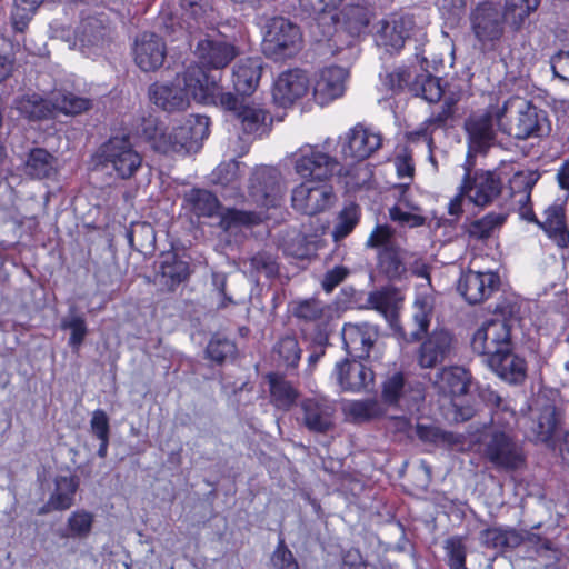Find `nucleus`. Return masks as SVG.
Listing matches in <instances>:
<instances>
[{
	"instance_id": "13",
	"label": "nucleus",
	"mask_w": 569,
	"mask_h": 569,
	"mask_svg": "<svg viewBox=\"0 0 569 569\" xmlns=\"http://www.w3.org/2000/svg\"><path fill=\"white\" fill-rule=\"evenodd\" d=\"M426 36L423 28L418 26L413 14L397 13L383 23L378 43L385 47L387 51H398L405 46L406 41L410 42L413 38L415 48L418 47L419 51H422L426 50L423 48Z\"/></svg>"
},
{
	"instance_id": "9",
	"label": "nucleus",
	"mask_w": 569,
	"mask_h": 569,
	"mask_svg": "<svg viewBox=\"0 0 569 569\" xmlns=\"http://www.w3.org/2000/svg\"><path fill=\"white\" fill-rule=\"evenodd\" d=\"M331 139L322 144L305 143L291 153L290 159L295 172L305 180L327 181L339 167L336 157L329 154Z\"/></svg>"
},
{
	"instance_id": "4",
	"label": "nucleus",
	"mask_w": 569,
	"mask_h": 569,
	"mask_svg": "<svg viewBox=\"0 0 569 569\" xmlns=\"http://www.w3.org/2000/svg\"><path fill=\"white\" fill-rule=\"evenodd\" d=\"M495 116L498 129L518 140L541 138L551 129L547 112L519 96L497 104Z\"/></svg>"
},
{
	"instance_id": "28",
	"label": "nucleus",
	"mask_w": 569,
	"mask_h": 569,
	"mask_svg": "<svg viewBox=\"0 0 569 569\" xmlns=\"http://www.w3.org/2000/svg\"><path fill=\"white\" fill-rule=\"evenodd\" d=\"M378 338V330L368 323H347L342 329V341L347 355L355 360H366Z\"/></svg>"
},
{
	"instance_id": "24",
	"label": "nucleus",
	"mask_w": 569,
	"mask_h": 569,
	"mask_svg": "<svg viewBox=\"0 0 569 569\" xmlns=\"http://www.w3.org/2000/svg\"><path fill=\"white\" fill-rule=\"evenodd\" d=\"M302 423L312 433L326 435L335 428V401L326 397H309L301 401Z\"/></svg>"
},
{
	"instance_id": "5",
	"label": "nucleus",
	"mask_w": 569,
	"mask_h": 569,
	"mask_svg": "<svg viewBox=\"0 0 569 569\" xmlns=\"http://www.w3.org/2000/svg\"><path fill=\"white\" fill-rule=\"evenodd\" d=\"M519 309L517 302L506 298L497 302L492 311L500 318L489 319L476 330L470 342L472 351L485 356L487 360L495 350L511 346L515 342L512 322L518 318Z\"/></svg>"
},
{
	"instance_id": "56",
	"label": "nucleus",
	"mask_w": 569,
	"mask_h": 569,
	"mask_svg": "<svg viewBox=\"0 0 569 569\" xmlns=\"http://www.w3.org/2000/svg\"><path fill=\"white\" fill-rule=\"evenodd\" d=\"M61 328L71 331L68 343L73 351H78L88 333L86 320L81 316H74L62 320Z\"/></svg>"
},
{
	"instance_id": "17",
	"label": "nucleus",
	"mask_w": 569,
	"mask_h": 569,
	"mask_svg": "<svg viewBox=\"0 0 569 569\" xmlns=\"http://www.w3.org/2000/svg\"><path fill=\"white\" fill-rule=\"evenodd\" d=\"M240 53L234 41L221 33L206 34L194 48V56L200 67L208 69H223Z\"/></svg>"
},
{
	"instance_id": "62",
	"label": "nucleus",
	"mask_w": 569,
	"mask_h": 569,
	"mask_svg": "<svg viewBox=\"0 0 569 569\" xmlns=\"http://www.w3.org/2000/svg\"><path fill=\"white\" fill-rule=\"evenodd\" d=\"M436 6L441 17L453 26L458 23L463 14L466 0H437Z\"/></svg>"
},
{
	"instance_id": "6",
	"label": "nucleus",
	"mask_w": 569,
	"mask_h": 569,
	"mask_svg": "<svg viewBox=\"0 0 569 569\" xmlns=\"http://www.w3.org/2000/svg\"><path fill=\"white\" fill-rule=\"evenodd\" d=\"M18 111L31 120L50 117L53 111L79 114L91 108V100L76 96L64 89L54 88L43 98L37 93L27 94L16 101Z\"/></svg>"
},
{
	"instance_id": "46",
	"label": "nucleus",
	"mask_w": 569,
	"mask_h": 569,
	"mask_svg": "<svg viewBox=\"0 0 569 569\" xmlns=\"http://www.w3.org/2000/svg\"><path fill=\"white\" fill-rule=\"evenodd\" d=\"M378 267L389 280H400L402 274L407 272V268L401 260L399 252L385 248L379 253Z\"/></svg>"
},
{
	"instance_id": "58",
	"label": "nucleus",
	"mask_w": 569,
	"mask_h": 569,
	"mask_svg": "<svg viewBox=\"0 0 569 569\" xmlns=\"http://www.w3.org/2000/svg\"><path fill=\"white\" fill-rule=\"evenodd\" d=\"M243 163L237 160L220 163L212 172L213 180L222 186L233 184L241 177Z\"/></svg>"
},
{
	"instance_id": "45",
	"label": "nucleus",
	"mask_w": 569,
	"mask_h": 569,
	"mask_svg": "<svg viewBox=\"0 0 569 569\" xmlns=\"http://www.w3.org/2000/svg\"><path fill=\"white\" fill-rule=\"evenodd\" d=\"M237 352L238 348L234 341L217 333L211 337L206 348L207 358L217 365H222L227 359L234 358Z\"/></svg>"
},
{
	"instance_id": "38",
	"label": "nucleus",
	"mask_w": 569,
	"mask_h": 569,
	"mask_svg": "<svg viewBox=\"0 0 569 569\" xmlns=\"http://www.w3.org/2000/svg\"><path fill=\"white\" fill-rule=\"evenodd\" d=\"M266 378L269 383L270 402L280 410L291 409L299 398L298 389L280 373L269 372Z\"/></svg>"
},
{
	"instance_id": "32",
	"label": "nucleus",
	"mask_w": 569,
	"mask_h": 569,
	"mask_svg": "<svg viewBox=\"0 0 569 569\" xmlns=\"http://www.w3.org/2000/svg\"><path fill=\"white\" fill-rule=\"evenodd\" d=\"M471 385L470 371L460 366L443 367L437 375L435 387L451 399L467 395Z\"/></svg>"
},
{
	"instance_id": "25",
	"label": "nucleus",
	"mask_w": 569,
	"mask_h": 569,
	"mask_svg": "<svg viewBox=\"0 0 569 569\" xmlns=\"http://www.w3.org/2000/svg\"><path fill=\"white\" fill-rule=\"evenodd\" d=\"M515 342L505 349H497L487 359L490 369L510 385H522L527 379L528 365L525 357L515 352Z\"/></svg>"
},
{
	"instance_id": "15",
	"label": "nucleus",
	"mask_w": 569,
	"mask_h": 569,
	"mask_svg": "<svg viewBox=\"0 0 569 569\" xmlns=\"http://www.w3.org/2000/svg\"><path fill=\"white\" fill-rule=\"evenodd\" d=\"M381 400L403 411H418L425 402V389L420 383L407 382L403 372L397 371L382 382Z\"/></svg>"
},
{
	"instance_id": "64",
	"label": "nucleus",
	"mask_w": 569,
	"mask_h": 569,
	"mask_svg": "<svg viewBox=\"0 0 569 569\" xmlns=\"http://www.w3.org/2000/svg\"><path fill=\"white\" fill-rule=\"evenodd\" d=\"M373 563L363 559L359 548H349L341 553V569H372Z\"/></svg>"
},
{
	"instance_id": "55",
	"label": "nucleus",
	"mask_w": 569,
	"mask_h": 569,
	"mask_svg": "<svg viewBox=\"0 0 569 569\" xmlns=\"http://www.w3.org/2000/svg\"><path fill=\"white\" fill-rule=\"evenodd\" d=\"M92 525L93 515L86 510H76L68 519V529L71 537H87L91 532Z\"/></svg>"
},
{
	"instance_id": "39",
	"label": "nucleus",
	"mask_w": 569,
	"mask_h": 569,
	"mask_svg": "<svg viewBox=\"0 0 569 569\" xmlns=\"http://www.w3.org/2000/svg\"><path fill=\"white\" fill-rule=\"evenodd\" d=\"M480 540L483 546L490 549H516L521 546L525 538L515 528H487L480 532Z\"/></svg>"
},
{
	"instance_id": "12",
	"label": "nucleus",
	"mask_w": 569,
	"mask_h": 569,
	"mask_svg": "<svg viewBox=\"0 0 569 569\" xmlns=\"http://www.w3.org/2000/svg\"><path fill=\"white\" fill-rule=\"evenodd\" d=\"M300 28L282 17H273L264 26L262 51L273 60L293 56L301 46Z\"/></svg>"
},
{
	"instance_id": "27",
	"label": "nucleus",
	"mask_w": 569,
	"mask_h": 569,
	"mask_svg": "<svg viewBox=\"0 0 569 569\" xmlns=\"http://www.w3.org/2000/svg\"><path fill=\"white\" fill-rule=\"evenodd\" d=\"M308 90L309 79L302 70H287L274 81L272 97L278 106L287 108L303 98Z\"/></svg>"
},
{
	"instance_id": "43",
	"label": "nucleus",
	"mask_w": 569,
	"mask_h": 569,
	"mask_svg": "<svg viewBox=\"0 0 569 569\" xmlns=\"http://www.w3.org/2000/svg\"><path fill=\"white\" fill-rule=\"evenodd\" d=\"M360 217L361 209L357 203L346 204L338 213L337 222L332 229L333 240L338 242L349 236L359 223Z\"/></svg>"
},
{
	"instance_id": "1",
	"label": "nucleus",
	"mask_w": 569,
	"mask_h": 569,
	"mask_svg": "<svg viewBox=\"0 0 569 569\" xmlns=\"http://www.w3.org/2000/svg\"><path fill=\"white\" fill-rule=\"evenodd\" d=\"M134 131L157 152L188 154L197 151L209 136V119L206 116L192 114L181 126L168 132L157 117L149 114L140 120Z\"/></svg>"
},
{
	"instance_id": "20",
	"label": "nucleus",
	"mask_w": 569,
	"mask_h": 569,
	"mask_svg": "<svg viewBox=\"0 0 569 569\" xmlns=\"http://www.w3.org/2000/svg\"><path fill=\"white\" fill-rule=\"evenodd\" d=\"M283 189L280 183V172L270 167L257 168L249 183V198L261 209L279 206Z\"/></svg>"
},
{
	"instance_id": "35",
	"label": "nucleus",
	"mask_w": 569,
	"mask_h": 569,
	"mask_svg": "<svg viewBox=\"0 0 569 569\" xmlns=\"http://www.w3.org/2000/svg\"><path fill=\"white\" fill-rule=\"evenodd\" d=\"M262 74L260 58H246L239 60L233 67L232 82L236 91L243 96L253 93Z\"/></svg>"
},
{
	"instance_id": "2",
	"label": "nucleus",
	"mask_w": 569,
	"mask_h": 569,
	"mask_svg": "<svg viewBox=\"0 0 569 569\" xmlns=\"http://www.w3.org/2000/svg\"><path fill=\"white\" fill-rule=\"evenodd\" d=\"M217 78L208 74L199 64H190L177 74L172 83H153L149 88L150 100L164 111H182L190 99L211 104L217 96Z\"/></svg>"
},
{
	"instance_id": "14",
	"label": "nucleus",
	"mask_w": 569,
	"mask_h": 569,
	"mask_svg": "<svg viewBox=\"0 0 569 569\" xmlns=\"http://www.w3.org/2000/svg\"><path fill=\"white\" fill-rule=\"evenodd\" d=\"M98 156L100 162L104 167H111L121 179L134 176L142 164V156L127 136L111 137L100 147Z\"/></svg>"
},
{
	"instance_id": "30",
	"label": "nucleus",
	"mask_w": 569,
	"mask_h": 569,
	"mask_svg": "<svg viewBox=\"0 0 569 569\" xmlns=\"http://www.w3.org/2000/svg\"><path fill=\"white\" fill-rule=\"evenodd\" d=\"M166 52L163 40L152 32H143L136 40L134 61L142 71L159 69L163 64Z\"/></svg>"
},
{
	"instance_id": "23",
	"label": "nucleus",
	"mask_w": 569,
	"mask_h": 569,
	"mask_svg": "<svg viewBox=\"0 0 569 569\" xmlns=\"http://www.w3.org/2000/svg\"><path fill=\"white\" fill-rule=\"evenodd\" d=\"M496 106H489L486 110L470 114L465 121V130L468 139V157L472 153L485 152L495 139L493 124Z\"/></svg>"
},
{
	"instance_id": "29",
	"label": "nucleus",
	"mask_w": 569,
	"mask_h": 569,
	"mask_svg": "<svg viewBox=\"0 0 569 569\" xmlns=\"http://www.w3.org/2000/svg\"><path fill=\"white\" fill-rule=\"evenodd\" d=\"M110 28L101 18L83 19L76 32V41L80 50L88 57L99 56L109 41Z\"/></svg>"
},
{
	"instance_id": "47",
	"label": "nucleus",
	"mask_w": 569,
	"mask_h": 569,
	"mask_svg": "<svg viewBox=\"0 0 569 569\" xmlns=\"http://www.w3.org/2000/svg\"><path fill=\"white\" fill-rule=\"evenodd\" d=\"M443 549L449 569H467V547L462 537H449L445 541Z\"/></svg>"
},
{
	"instance_id": "31",
	"label": "nucleus",
	"mask_w": 569,
	"mask_h": 569,
	"mask_svg": "<svg viewBox=\"0 0 569 569\" xmlns=\"http://www.w3.org/2000/svg\"><path fill=\"white\" fill-rule=\"evenodd\" d=\"M337 382L343 391L359 392L373 382V371L355 359H343L335 368Z\"/></svg>"
},
{
	"instance_id": "60",
	"label": "nucleus",
	"mask_w": 569,
	"mask_h": 569,
	"mask_svg": "<svg viewBox=\"0 0 569 569\" xmlns=\"http://www.w3.org/2000/svg\"><path fill=\"white\" fill-rule=\"evenodd\" d=\"M482 401L491 407L492 416L499 412L509 415L510 418L516 417V411L508 405V402L493 389L485 388L480 391Z\"/></svg>"
},
{
	"instance_id": "44",
	"label": "nucleus",
	"mask_w": 569,
	"mask_h": 569,
	"mask_svg": "<svg viewBox=\"0 0 569 569\" xmlns=\"http://www.w3.org/2000/svg\"><path fill=\"white\" fill-rule=\"evenodd\" d=\"M263 211L240 210L229 208L221 213L220 226L224 230H230L233 227L240 226H256L266 219Z\"/></svg>"
},
{
	"instance_id": "59",
	"label": "nucleus",
	"mask_w": 569,
	"mask_h": 569,
	"mask_svg": "<svg viewBox=\"0 0 569 569\" xmlns=\"http://www.w3.org/2000/svg\"><path fill=\"white\" fill-rule=\"evenodd\" d=\"M284 254L298 260L310 259L316 252V246L307 241L306 237L298 234L283 246Z\"/></svg>"
},
{
	"instance_id": "18",
	"label": "nucleus",
	"mask_w": 569,
	"mask_h": 569,
	"mask_svg": "<svg viewBox=\"0 0 569 569\" xmlns=\"http://www.w3.org/2000/svg\"><path fill=\"white\" fill-rule=\"evenodd\" d=\"M335 193L327 181L305 180L292 190V207L308 216L322 212L333 203Z\"/></svg>"
},
{
	"instance_id": "42",
	"label": "nucleus",
	"mask_w": 569,
	"mask_h": 569,
	"mask_svg": "<svg viewBox=\"0 0 569 569\" xmlns=\"http://www.w3.org/2000/svg\"><path fill=\"white\" fill-rule=\"evenodd\" d=\"M193 213L198 217H213L220 207L218 198L210 191L192 189L184 196Z\"/></svg>"
},
{
	"instance_id": "50",
	"label": "nucleus",
	"mask_w": 569,
	"mask_h": 569,
	"mask_svg": "<svg viewBox=\"0 0 569 569\" xmlns=\"http://www.w3.org/2000/svg\"><path fill=\"white\" fill-rule=\"evenodd\" d=\"M386 410L375 399L353 401L349 413L357 422H367L383 417Z\"/></svg>"
},
{
	"instance_id": "61",
	"label": "nucleus",
	"mask_w": 569,
	"mask_h": 569,
	"mask_svg": "<svg viewBox=\"0 0 569 569\" xmlns=\"http://www.w3.org/2000/svg\"><path fill=\"white\" fill-rule=\"evenodd\" d=\"M43 0H14V11L12 13L13 26L22 31L26 21H28L34 10Z\"/></svg>"
},
{
	"instance_id": "48",
	"label": "nucleus",
	"mask_w": 569,
	"mask_h": 569,
	"mask_svg": "<svg viewBox=\"0 0 569 569\" xmlns=\"http://www.w3.org/2000/svg\"><path fill=\"white\" fill-rule=\"evenodd\" d=\"M273 351L287 367L297 368L301 358V348L295 336L281 337L273 347Z\"/></svg>"
},
{
	"instance_id": "54",
	"label": "nucleus",
	"mask_w": 569,
	"mask_h": 569,
	"mask_svg": "<svg viewBox=\"0 0 569 569\" xmlns=\"http://www.w3.org/2000/svg\"><path fill=\"white\" fill-rule=\"evenodd\" d=\"M274 569H301L292 551L288 548L284 537L280 535L278 543L271 555Z\"/></svg>"
},
{
	"instance_id": "41",
	"label": "nucleus",
	"mask_w": 569,
	"mask_h": 569,
	"mask_svg": "<svg viewBox=\"0 0 569 569\" xmlns=\"http://www.w3.org/2000/svg\"><path fill=\"white\" fill-rule=\"evenodd\" d=\"M79 481L73 476H59L54 480V490L50 495L51 505H56L57 511L69 509L74 502V496Z\"/></svg>"
},
{
	"instance_id": "36",
	"label": "nucleus",
	"mask_w": 569,
	"mask_h": 569,
	"mask_svg": "<svg viewBox=\"0 0 569 569\" xmlns=\"http://www.w3.org/2000/svg\"><path fill=\"white\" fill-rule=\"evenodd\" d=\"M560 422V413L556 406L545 405L540 408L537 417L531 419L529 439L535 443H548L553 439Z\"/></svg>"
},
{
	"instance_id": "7",
	"label": "nucleus",
	"mask_w": 569,
	"mask_h": 569,
	"mask_svg": "<svg viewBox=\"0 0 569 569\" xmlns=\"http://www.w3.org/2000/svg\"><path fill=\"white\" fill-rule=\"evenodd\" d=\"M182 10V22L172 13L162 12L161 20L166 34L172 41L186 40L192 33L211 28L217 22L216 12L208 0H179Z\"/></svg>"
},
{
	"instance_id": "10",
	"label": "nucleus",
	"mask_w": 569,
	"mask_h": 569,
	"mask_svg": "<svg viewBox=\"0 0 569 569\" xmlns=\"http://www.w3.org/2000/svg\"><path fill=\"white\" fill-rule=\"evenodd\" d=\"M217 96L211 104L228 111L244 134L260 137L267 131V112L259 103L239 101L233 93L223 92L220 79L217 80Z\"/></svg>"
},
{
	"instance_id": "33",
	"label": "nucleus",
	"mask_w": 569,
	"mask_h": 569,
	"mask_svg": "<svg viewBox=\"0 0 569 569\" xmlns=\"http://www.w3.org/2000/svg\"><path fill=\"white\" fill-rule=\"evenodd\" d=\"M23 171L31 179L56 181L60 172V162L46 149L33 148L27 156Z\"/></svg>"
},
{
	"instance_id": "52",
	"label": "nucleus",
	"mask_w": 569,
	"mask_h": 569,
	"mask_svg": "<svg viewBox=\"0 0 569 569\" xmlns=\"http://www.w3.org/2000/svg\"><path fill=\"white\" fill-rule=\"evenodd\" d=\"M292 313L305 321H317L323 315V305L316 298L301 299L292 302Z\"/></svg>"
},
{
	"instance_id": "57",
	"label": "nucleus",
	"mask_w": 569,
	"mask_h": 569,
	"mask_svg": "<svg viewBox=\"0 0 569 569\" xmlns=\"http://www.w3.org/2000/svg\"><path fill=\"white\" fill-rule=\"evenodd\" d=\"M417 437L423 441L433 445L448 443L452 445L456 442L453 432L445 431L439 427L417 425L416 427Z\"/></svg>"
},
{
	"instance_id": "8",
	"label": "nucleus",
	"mask_w": 569,
	"mask_h": 569,
	"mask_svg": "<svg viewBox=\"0 0 569 569\" xmlns=\"http://www.w3.org/2000/svg\"><path fill=\"white\" fill-rule=\"evenodd\" d=\"M425 53L426 50L419 51V48L416 47L415 54L425 73L417 76L415 81L410 83V72L407 69L400 68L388 74V84L393 91L408 87L413 96L421 97L427 102L433 103L438 102L442 97V88L439 79L433 77L431 71H437L438 64H442V59L435 57L430 61Z\"/></svg>"
},
{
	"instance_id": "11",
	"label": "nucleus",
	"mask_w": 569,
	"mask_h": 569,
	"mask_svg": "<svg viewBox=\"0 0 569 569\" xmlns=\"http://www.w3.org/2000/svg\"><path fill=\"white\" fill-rule=\"evenodd\" d=\"M470 28L483 52L493 51L505 33L506 18L498 3L483 1L470 12Z\"/></svg>"
},
{
	"instance_id": "16",
	"label": "nucleus",
	"mask_w": 569,
	"mask_h": 569,
	"mask_svg": "<svg viewBox=\"0 0 569 569\" xmlns=\"http://www.w3.org/2000/svg\"><path fill=\"white\" fill-rule=\"evenodd\" d=\"M338 144L345 160L362 161L371 157L382 144L379 131L357 123L339 136Z\"/></svg>"
},
{
	"instance_id": "19",
	"label": "nucleus",
	"mask_w": 569,
	"mask_h": 569,
	"mask_svg": "<svg viewBox=\"0 0 569 569\" xmlns=\"http://www.w3.org/2000/svg\"><path fill=\"white\" fill-rule=\"evenodd\" d=\"M485 456L499 470L515 471L526 463L523 448L503 431H495L485 447Z\"/></svg>"
},
{
	"instance_id": "26",
	"label": "nucleus",
	"mask_w": 569,
	"mask_h": 569,
	"mask_svg": "<svg viewBox=\"0 0 569 569\" xmlns=\"http://www.w3.org/2000/svg\"><path fill=\"white\" fill-rule=\"evenodd\" d=\"M402 301L403 296L398 287H380L369 293L367 308L383 316L395 332L401 338H406V331L398 323Z\"/></svg>"
},
{
	"instance_id": "63",
	"label": "nucleus",
	"mask_w": 569,
	"mask_h": 569,
	"mask_svg": "<svg viewBox=\"0 0 569 569\" xmlns=\"http://www.w3.org/2000/svg\"><path fill=\"white\" fill-rule=\"evenodd\" d=\"M251 266L258 273L264 274L268 279H272L279 272L277 261L272 256L264 252L253 256L251 258Z\"/></svg>"
},
{
	"instance_id": "53",
	"label": "nucleus",
	"mask_w": 569,
	"mask_h": 569,
	"mask_svg": "<svg viewBox=\"0 0 569 569\" xmlns=\"http://www.w3.org/2000/svg\"><path fill=\"white\" fill-rule=\"evenodd\" d=\"M389 219L400 228L413 229L422 227L427 222V217L422 211H407L401 208H389Z\"/></svg>"
},
{
	"instance_id": "22",
	"label": "nucleus",
	"mask_w": 569,
	"mask_h": 569,
	"mask_svg": "<svg viewBox=\"0 0 569 569\" xmlns=\"http://www.w3.org/2000/svg\"><path fill=\"white\" fill-rule=\"evenodd\" d=\"M462 193L477 207H486L493 202L501 193L502 182L493 171H479L470 177L466 170L462 181Z\"/></svg>"
},
{
	"instance_id": "40",
	"label": "nucleus",
	"mask_w": 569,
	"mask_h": 569,
	"mask_svg": "<svg viewBox=\"0 0 569 569\" xmlns=\"http://www.w3.org/2000/svg\"><path fill=\"white\" fill-rule=\"evenodd\" d=\"M540 4V0H506L503 14L509 26L518 31Z\"/></svg>"
},
{
	"instance_id": "21",
	"label": "nucleus",
	"mask_w": 569,
	"mask_h": 569,
	"mask_svg": "<svg viewBox=\"0 0 569 569\" xmlns=\"http://www.w3.org/2000/svg\"><path fill=\"white\" fill-rule=\"evenodd\" d=\"M348 69L339 66H329L320 69L313 79L312 94L317 104L326 107L340 99L347 88Z\"/></svg>"
},
{
	"instance_id": "51",
	"label": "nucleus",
	"mask_w": 569,
	"mask_h": 569,
	"mask_svg": "<svg viewBox=\"0 0 569 569\" xmlns=\"http://www.w3.org/2000/svg\"><path fill=\"white\" fill-rule=\"evenodd\" d=\"M346 26L352 37L360 36L370 22V12L361 6H351L345 10Z\"/></svg>"
},
{
	"instance_id": "49",
	"label": "nucleus",
	"mask_w": 569,
	"mask_h": 569,
	"mask_svg": "<svg viewBox=\"0 0 569 569\" xmlns=\"http://www.w3.org/2000/svg\"><path fill=\"white\" fill-rule=\"evenodd\" d=\"M506 221V214L490 212L485 217L475 220L469 227V234L476 239L489 238L493 231L500 228Z\"/></svg>"
},
{
	"instance_id": "37",
	"label": "nucleus",
	"mask_w": 569,
	"mask_h": 569,
	"mask_svg": "<svg viewBox=\"0 0 569 569\" xmlns=\"http://www.w3.org/2000/svg\"><path fill=\"white\" fill-rule=\"evenodd\" d=\"M543 221H537V224L546 232L560 248L569 246V231L565 222V211L560 204H551L543 211Z\"/></svg>"
},
{
	"instance_id": "34",
	"label": "nucleus",
	"mask_w": 569,
	"mask_h": 569,
	"mask_svg": "<svg viewBox=\"0 0 569 569\" xmlns=\"http://www.w3.org/2000/svg\"><path fill=\"white\" fill-rule=\"evenodd\" d=\"M156 281L162 284H180L190 276L189 262L176 252H162L154 263Z\"/></svg>"
},
{
	"instance_id": "3",
	"label": "nucleus",
	"mask_w": 569,
	"mask_h": 569,
	"mask_svg": "<svg viewBox=\"0 0 569 569\" xmlns=\"http://www.w3.org/2000/svg\"><path fill=\"white\" fill-rule=\"evenodd\" d=\"M431 315L432 306L427 301V298H417L412 315L416 329L409 338H403L409 342H416L425 336L416 352L417 363L422 369H433L457 356L458 339L451 330L435 328L428 333Z\"/></svg>"
}]
</instances>
